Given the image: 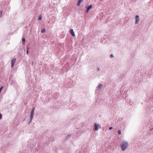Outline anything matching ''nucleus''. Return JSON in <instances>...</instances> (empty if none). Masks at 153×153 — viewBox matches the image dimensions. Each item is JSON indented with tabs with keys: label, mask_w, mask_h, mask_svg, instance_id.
<instances>
[{
	"label": "nucleus",
	"mask_w": 153,
	"mask_h": 153,
	"mask_svg": "<svg viewBox=\"0 0 153 153\" xmlns=\"http://www.w3.org/2000/svg\"><path fill=\"white\" fill-rule=\"evenodd\" d=\"M29 49V48L28 47H27V50H28Z\"/></svg>",
	"instance_id": "24"
},
{
	"label": "nucleus",
	"mask_w": 153,
	"mask_h": 153,
	"mask_svg": "<svg viewBox=\"0 0 153 153\" xmlns=\"http://www.w3.org/2000/svg\"><path fill=\"white\" fill-rule=\"evenodd\" d=\"M113 128L112 127H111L109 128V130H111Z\"/></svg>",
	"instance_id": "18"
},
{
	"label": "nucleus",
	"mask_w": 153,
	"mask_h": 153,
	"mask_svg": "<svg viewBox=\"0 0 153 153\" xmlns=\"http://www.w3.org/2000/svg\"><path fill=\"white\" fill-rule=\"evenodd\" d=\"M28 50H27V51L26 53L27 54H28Z\"/></svg>",
	"instance_id": "20"
},
{
	"label": "nucleus",
	"mask_w": 153,
	"mask_h": 153,
	"mask_svg": "<svg viewBox=\"0 0 153 153\" xmlns=\"http://www.w3.org/2000/svg\"><path fill=\"white\" fill-rule=\"evenodd\" d=\"M118 133L119 134H121V130H119L118 131Z\"/></svg>",
	"instance_id": "13"
},
{
	"label": "nucleus",
	"mask_w": 153,
	"mask_h": 153,
	"mask_svg": "<svg viewBox=\"0 0 153 153\" xmlns=\"http://www.w3.org/2000/svg\"><path fill=\"white\" fill-rule=\"evenodd\" d=\"M16 59H12V60H11V68H13L15 63V61H16Z\"/></svg>",
	"instance_id": "3"
},
{
	"label": "nucleus",
	"mask_w": 153,
	"mask_h": 153,
	"mask_svg": "<svg viewBox=\"0 0 153 153\" xmlns=\"http://www.w3.org/2000/svg\"><path fill=\"white\" fill-rule=\"evenodd\" d=\"M110 56L111 58H112L114 57L113 55V54H110Z\"/></svg>",
	"instance_id": "14"
},
{
	"label": "nucleus",
	"mask_w": 153,
	"mask_h": 153,
	"mask_svg": "<svg viewBox=\"0 0 153 153\" xmlns=\"http://www.w3.org/2000/svg\"><path fill=\"white\" fill-rule=\"evenodd\" d=\"M99 126V124H97L96 123H95L94 124V127L95 130H97L98 129Z\"/></svg>",
	"instance_id": "4"
},
{
	"label": "nucleus",
	"mask_w": 153,
	"mask_h": 153,
	"mask_svg": "<svg viewBox=\"0 0 153 153\" xmlns=\"http://www.w3.org/2000/svg\"><path fill=\"white\" fill-rule=\"evenodd\" d=\"M32 120H30V121L29 122H27L28 124H30Z\"/></svg>",
	"instance_id": "16"
},
{
	"label": "nucleus",
	"mask_w": 153,
	"mask_h": 153,
	"mask_svg": "<svg viewBox=\"0 0 153 153\" xmlns=\"http://www.w3.org/2000/svg\"><path fill=\"white\" fill-rule=\"evenodd\" d=\"M135 24H137L139 21V17L138 15H137L135 17Z\"/></svg>",
	"instance_id": "5"
},
{
	"label": "nucleus",
	"mask_w": 153,
	"mask_h": 153,
	"mask_svg": "<svg viewBox=\"0 0 153 153\" xmlns=\"http://www.w3.org/2000/svg\"><path fill=\"white\" fill-rule=\"evenodd\" d=\"M35 110V108L33 107L32 109L30 115V120H32L33 118V115L34 114V112Z\"/></svg>",
	"instance_id": "2"
},
{
	"label": "nucleus",
	"mask_w": 153,
	"mask_h": 153,
	"mask_svg": "<svg viewBox=\"0 0 153 153\" xmlns=\"http://www.w3.org/2000/svg\"><path fill=\"white\" fill-rule=\"evenodd\" d=\"M102 84H100L99 85H98V86H102Z\"/></svg>",
	"instance_id": "19"
},
{
	"label": "nucleus",
	"mask_w": 153,
	"mask_h": 153,
	"mask_svg": "<svg viewBox=\"0 0 153 153\" xmlns=\"http://www.w3.org/2000/svg\"><path fill=\"white\" fill-rule=\"evenodd\" d=\"M83 0H78V2H77V6H79L80 5L81 2Z\"/></svg>",
	"instance_id": "9"
},
{
	"label": "nucleus",
	"mask_w": 153,
	"mask_h": 153,
	"mask_svg": "<svg viewBox=\"0 0 153 153\" xmlns=\"http://www.w3.org/2000/svg\"><path fill=\"white\" fill-rule=\"evenodd\" d=\"M70 32L71 33V35L73 36H75V33H74L73 31V30L72 29H71L70 30Z\"/></svg>",
	"instance_id": "6"
},
{
	"label": "nucleus",
	"mask_w": 153,
	"mask_h": 153,
	"mask_svg": "<svg viewBox=\"0 0 153 153\" xmlns=\"http://www.w3.org/2000/svg\"><path fill=\"white\" fill-rule=\"evenodd\" d=\"M2 11L1 10L0 11V18H1L2 16Z\"/></svg>",
	"instance_id": "11"
},
{
	"label": "nucleus",
	"mask_w": 153,
	"mask_h": 153,
	"mask_svg": "<svg viewBox=\"0 0 153 153\" xmlns=\"http://www.w3.org/2000/svg\"><path fill=\"white\" fill-rule=\"evenodd\" d=\"M33 62H32V65H33Z\"/></svg>",
	"instance_id": "23"
},
{
	"label": "nucleus",
	"mask_w": 153,
	"mask_h": 153,
	"mask_svg": "<svg viewBox=\"0 0 153 153\" xmlns=\"http://www.w3.org/2000/svg\"><path fill=\"white\" fill-rule=\"evenodd\" d=\"M71 134H70L67 135L65 137V140H68L69 138H71Z\"/></svg>",
	"instance_id": "7"
},
{
	"label": "nucleus",
	"mask_w": 153,
	"mask_h": 153,
	"mask_svg": "<svg viewBox=\"0 0 153 153\" xmlns=\"http://www.w3.org/2000/svg\"><path fill=\"white\" fill-rule=\"evenodd\" d=\"M42 19V17L41 16H39L38 19V20H41Z\"/></svg>",
	"instance_id": "12"
},
{
	"label": "nucleus",
	"mask_w": 153,
	"mask_h": 153,
	"mask_svg": "<svg viewBox=\"0 0 153 153\" xmlns=\"http://www.w3.org/2000/svg\"><path fill=\"white\" fill-rule=\"evenodd\" d=\"M101 87H100V86L98 87V89H100V88Z\"/></svg>",
	"instance_id": "21"
},
{
	"label": "nucleus",
	"mask_w": 153,
	"mask_h": 153,
	"mask_svg": "<svg viewBox=\"0 0 153 153\" xmlns=\"http://www.w3.org/2000/svg\"><path fill=\"white\" fill-rule=\"evenodd\" d=\"M22 44L24 45H25V42H23L22 43Z\"/></svg>",
	"instance_id": "22"
},
{
	"label": "nucleus",
	"mask_w": 153,
	"mask_h": 153,
	"mask_svg": "<svg viewBox=\"0 0 153 153\" xmlns=\"http://www.w3.org/2000/svg\"><path fill=\"white\" fill-rule=\"evenodd\" d=\"M25 39L24 38H23L22 39V42H25Z\"/></svg>",
	"instance_id": "15"
},
{
	"label": "nucleus",
	"mask_w": 153,
	"mask_h": 153,
	"mask_svg": "<svg viewBox=\"0 0 153 153\" xmlns=\"http://www.w3.org/2000/svg\"><path fill=\"white\" fill-rule=\"evenodd\" d=\"M128 146V144L126 141H123L121 144V146L122 150L124 151L127 148Z\"/></svg>",
	"instance_id": "1"
},
{
	"label": "nucleus",
	"mask_w": 153,
	"mask_h": 153,
	"mask_svg": "<svg viewBox=\"0 0 153 153\" xmlns=\"http://www.w3.org/2000/svg\"><path fill=\"white\" fill-rule=\"evenodd\" d=\"M92 5H90L88 6L87 7L86 12H88L89 10L92 7Z\"/></svg>",
	"instance_id": "8"
},
{
	"label": "nucleus",
	"mask_w": 153,
	"mask_h": 153,
	"mask_svg": "<svg viewBox=\"0 0 153 153\" xmlns=\"http://www.w3.org/2000/svg\"><path fill=\"white\" fill-rule=\"evenodd\" d=\"M97 70L98 71H100V68H98L97 69Z\"/></svg>",
	"instance_id": "17"
},
{
	"label": "nucleus",
	"mask_w": 153,
	"mask_h": 153,
	"mask_svg": "<svg viewBox=\"0 0 153 153\" xmlns=\"http://www.w3.org/2000/svg\"><path fill=\"white\" fill-rule=\"evenodd\" d=\"M45 29H43L42 30H41V32L42 33H43L44 32H45Z\"/></svg>",
	"instance_id": "10"
}]
</instances>
